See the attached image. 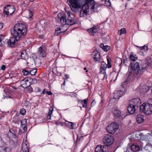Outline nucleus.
Masks as SVG:
<instances>
[{
    "mask_svg": "<svg viewBox=\"0 0 152 152\" xmlns=\"http://www.w3.org/2000/svg\"><path fill=\"white\" fill-rule=\"evenodd\" d=\"M105 3L107 6L108 7L110 6L111 5V2H110V0H105Z\"/></svg>",
    "mask_w": 152,
    "mask_h": 152,
    "instance_id": "nucleus-44",
    "label": "nucleus"
},
{
    "mask_svg": "<svg viewBox=\"0 0 152 152\" xmlns=\"http://www.w3.org/2000/svg\"><path fill=\"white\" fill-rule=\"evenodd\" d=\"M66 12L68 16V18H66V15L64 13H59L58 14L57 17L60 20L61 23L63 24H67L72 26L76 23V22L74 18L75 16L73 13L69 10H66Z\"/></svg>",
    "mask_w": 152,
    "mask_h": 152,
    "instance_id": "nucleus-3",
    "label": "nucleus"
},
{
    "mask_svg": "<svg viewBox=\"0 0 152 152\" xmlns=\"http://www.w3.org/2000/svg\"><path fill=\"white\" fill-rule=\"evenodd\" d=\"M95 152H106V148L104 145H98L95 148Z\"/></svg>",
    "mask_w": 152,
    "mask_h": 152,
    "instance_id": "nucleus-19",
    "label": "nucleus"
},
{
    "mask_svg": "<svg viewBox=\"0 0 152 152\" xmlns=\"http://www.w3.org/2000/svg\"><path fill=\"white\" fill-rule=\"evenodd\" d=\"M21 85L22 86V87L24 88H26L28 87V86H30L32 84V83H31L29 81L28 78H26L21 81Z\"/></svg>",
    "mask_w": 152,
    "mask_h": 152,
    "instance_id": "nucleus-15",
    "label": "nucleus"
},
{
    "mask_svg": "<svg viewBox=\"0 0 152 152\" xmlns=\"http://www.w3.org/2000/svg\"><path fill=\"white\" fill-rule=\"evenodd\" d=\"M104 46V45L103 43L100 44L99 45V47L102 49H103Z\"/></svg>",
    "mask_w": 152,
    "mask_h": 152,
    "instance_id": "nucleus-52",
    "label": "nucleus"
},
{
    "mask_svg": "<svg viewBox=\"0 0 152 152\" xmlns=\"http://www.w3.org/2000/svg\"><path fill=\"white\" fill-rule=\"evenodd\" d=\"M114 138L113 136L110 134H106L103 139V143L106 146L111 145L113 142Z\"/></svg>",
    "mask_w": 152,
    "mask_h": 152,
    "instance_id": "nucleus-8",
    "label": "nucleus"
},
{
    "mask_svg": "<svg viewBox=\"0 0 152 152\" xmlns=\"http://www.w3.org/2000/svg\"><path fill=\"white\" fill-rule=\"evenodd\" d=\"M23 129L24 131H26L27 129V126L26 125L25 126Z\"/></svg>",
    "mask_w": 152,
    "mask_h": 152,
    "instance_id": "nucleus-58",
    "label": "nucleus"
},
{
    "mask_svg": "<svg viewBox=\"0 0 152 152\" xmlns=\"http://www.w3.org/2000/svg\"><path fill=\"white\" fill-rule=\"evenodd\" d=\"M28 78L29 81L31 82H33L34 84L36 83H37V79L34 78H32L30 77H29Z\"/></svg>",
    "mask_w": 152,
    "mask_h": 152,
    "instance_id": "nucleus-43",
    "label": "nucleus"
},
{
    "mask_svg": "<svg viewBox=\"0 0 152 152\" xmlns=\"http://www.w3.org/2000/svg\"><path fill=\"white\" fill-rule=\"evenodd\" d=\"M67 3L72 11L77 13L81 8L82 5L81 4L83 3V1L82 0H68Z\"/></svg>",
    "mask_w": 152,
    "mask_h": 152,
    "instance_id": "nucleus-5",
    "label": "nucleus"
},
{
    "mask_svg": "<svg viewBox=\"0 0 152 152\" xmlns=\"http://www.w3.org/2000/svg\"><path fill=\"white\" fill-rule=\"evenodd\" d=\"M140 110L142 113L143 112L146 115H150L152 113V108L146 103H143L140 107Z\"/></svg>",
    "mask_w": 152,
    "mask_h": 152,
    "instance_id": "nucleus-7",
    "label": "nucleus"
},
{
    "mask_svg": "<svg viewBox=\"0 0 152 152\" xmlns=\"http://www.w3.org/2000/svg\"><path fill=\"white\" fill-rule=\"evenodd\" d=\"M6 41V39L4 35H0V46L4 45Z\"/></svg>",
    "mask_w": 152,
    "mask_h": 152,
    "instance_id": "nucleus-26",
    "label": "nucleus"
},
{
    "mask_svg": "<svg viewBox=\"0 0 152 152\" xmlns=\"http://www.w3.org/2000/svg\"><path fill=\"white\" fill-rule=\"evenodd\" d=\"M138 48H139L140 50H144L145 52H146L148 50V48L147 46L146 45H144L142 47H139L137 46Z\"/></svg>",
    "mask_w": 152,
    "mask_h": 152,
    "instance_id": "nucleus-35",
    "label": "nucleus"
},
{
    "mask_svg": "<svg viewBox=\"0 0 152 152\" xmlns=\"http://www.w3.org/2000/svg\"><path fill=\"white\" fill-rule=\"evenodd\" d=\"M26 110L24 108H22L20 110V114L23 115H24L26 114Z\"/></svg>",
    "mask_w": 152,
    "mask_h": 152,
    "instance_id": "nucleus-42",
    "label": "nucleus"
},
{
    "mask_svg": "<svg viewBox=\"0 0 152 152\" xmlns=\"http://www.w3.org/2000/svg\"><path fill=\"white\" fill-rule=\"evenodd\" d=\"M106 58L107 62V67L108 68H110L112 67L111 64V60L110 59V57L108 56H107Z\"/></svg>",
    "mask_w": 152,
    "mask_h": 152,
    "instance_id": "nucleus-33",
    "label": "nucleus"
},
{
    "mask_svg": "<svg viewBox=\"0 0 152 152\" xmlns=\"http://www.w3.org/2000/svg\"><path fill=\"white\" fill-rule=\"evenodd\" d=\"M126 83V82H123L122 83V87H124V84H125Z\"/></svg>",
    "mask_w": 152,
    "mask_h": 152,
    "instance_id": "nucleus-59",
    "label": "nucleus"
},
{
    "mask_svg": "<svg viewBox=\"0 0 152 152\" xmlns=\"http://www.w3.org/2000/svg\"><path fill=\"white\" fill-rule=\"evenodd\" d=\"M37 72V69H32L29 71V73L32 75H34Z\"/></svg>",
    "mask_w": 152,
    "mask_h": 152,
    "instance_id": "nucleus-36",
    "label": "nucleus"
},
{
    "mask_svg": "<svg viewBox=\"0 0 152 152\" xmlns=\"http://www.w3.org/2000/svg\"><path fill=\"white\" fill-rule=\"evenodd\" d=\"M36 89L37 90V92H39L41 91V89L39 87H37L36 88Z\"/></svg>",
    "mask_w": 152,
    "mask_h": 152,
    "instance_id": "nucleus-55",
    "label": "nucleus"
},
{
    "mask_svg": "<svg viewBox=\"0 0 152 152\" xmlns=\"http://www.w3.org/2000/svg\"><path fill=\"white\" fill-rule=\"evenodd\" d=\"M29 149V144L26 140L23 141L22 144V149L23 152H28Z\"/></svg>",
    "mask_w": 152,
    "mask_h": 152,
    "instance_id": "nucleus-17",
    "label": "nucleus"
},
{
    "mask_svg": "<svg viewBox=\"0 0 152 152\" xmlns=\"http://www.w3.org/2000/svg\"><path fill=\"white\" fill-rule=\"evenodd\" d=\"M83 3H84L82 5V7L79 11L80 17H84L85 15H87L90 8L92 11L96 12L98 8L101 6L100 4L95 3H87L86 2H83Z\"/></svg>",
    "mask_w": 152,
    "mask_h": 152,
    "instance_id": "nucleus-4",
    "label": "nucleus"
},
{
    "mask_svg": "<svg viewBox=\"0 0 152 152\" xmlns=\"http://www.w3.org/2000/svg\"><path fill=\"white\" fill-rule=\"evenodd\" d=\"M67 29L64 31H61V29L60 27H57L55 30V35L57 36L61 33H64L67 30Z\"/></svg>",
    "mask_w": 152,
    "mask_h": 152,
    "instance_id": "nucleus-24",
    "label": "nucleus"
},
{
    "mask_svg": "<svg viewBox=\"0 0 152 152\" xmlns=\"http://www.w3.org/2000/svg\"><path fill=\"white\" fill-rule=\"evenodd\" d=\"M131 149L134 152H136L139 151V146L137 144H133L131 146Z\"/></svg>",
    "mask_w": 152,
    "mask_h": 152,
    "instance_id": "nucleus-23",
    "label": "nucleus"
},
{
    "mask_svg": "<svg viewBox=\"0 0 152 152\" xmlns=\"http://www.w3.org/2000/svg\"><path fill=\"white\" fill-rule=\"evenodd\" d=\"M8 8L7 6H5L4 8V11H3V14L4 15V17H8L10 15L9 14H8Z\"/></svg>",
    "mask_w": 152,
    "mask_h": 152,
    "instance_id": "nucleus-31",
    "label": "nucleus"
},
{
    "mask_svg": "<svg viewBox=\"0 0 152 152\" xmlns=\"http://www.w3.org/2000/svg\"><path fill=\"white\" fill-rule=\"evenodd\" d=\"M12 87L13 89L15 90L17 89V88L15 86H12Z\"/></svg>",
    "mask_w": 152,
    "mask_h": 152,
    "instance_id": "nucleus-61",
    "label": "nucleus"
},
{
    "mask_svg": "<svg viewBox=\"0 0 152 152\" xmlns=\"http://www.w3.org/2000/svg\"><path fill=\"white\" fill-rule=\"evenodd\" d=\"M45 94H46L49 95H53V93L51 91H45Z\"/></svg>",
    "mask_w": 152,
    "mask_h": 152,
    "instance_id": "nucleus-48",
    "label": "nucleus"
},
{
    "mask_svg": "<svg viewBox=\"0 0 152 152\" xmlns=\"http://www.w3.org/2000/svg\"><path fill=\"white\" fill-rule=\"evenodd\" d=\"M65 85V80H64V83L63 84H62L61 85V86L62 87V86H63V85L64 86Z\"/></svg>",
    "mask_w": 152,
    "mask_h": 152,
    "instance_id": "nucleus-62",
    "label": "nucleus"
},
{
    "mask_svg": "<svg viewBox=\"0 0 152 152\" xmlns=\"http://www.w3.org/2000/svg\"><path fill=\"white\" fill-rule=\"evenodd\" d=\"M144 116L140 114H138L137 115V121L138 123H141L144 121Z\"/></svg>",
    "mask_w": 152,
    "mask_h": 152,
    "instance_id": "nucleus-21",
    "label": "nucleus"
},
{
    "mask_svg": "<svg viewBox=\"0 0 152 152\" xmlns=\"http://www.w3.org/2000/svg\"><path fill=\"white\" fill-rule=\"evenodd\" d=\"M44 36L43 35H40L39 36V37L41 38H43L44 37Z\"/></svg>",
    "mask_w": 152,
    "mask_h": 152,
    "instance_id": "nucleus-57",
    "label": "nucleus"
},
{
    "mask_svg": "<svg viewBox=\"0 0 152 152\" xmlns=\"http://www.w3.org/2000/svg\"><path fill=\"white\" fill-rule=\"evenodd\" d=\"M129 58L132 61L134 62L137 59V57L136 55L134 54L133 52H132L129 56Z\"/></svg>",
    "mask_w": 152,
    "mask_h": 152,
    "instance_id": "nucleus-27",
    "label": "nucleus"
},
{
    "mask_svg": "<svg viewBox=\"0 0 152 152\" xmlns=\"http://www.w3.org/2000/svg\"><path fill=\"white\" fill-rule=\"evenodd\" d=\"M22 72L23 73V75L25 76L29 74V71L25 69L23 70Z\"/></svg>",
    "mask_w": 152,
    "mask_h": 152,
    "instance_id": "nucleus-40",
    "label": "nucleus"
},
{
    "mask_svg": "<svg viewBox=\"0 0 152 152\" xmlns=\"http://www.w3.org/2000/svg\"><path fill=\"white\" fill-rule=\"evenodd\" d=\"M114 117L123 120L126 116L125 113L121 112L117 108H114L113 111Z\"/></svg>",
    "mask_w": 152,
    "mask_h": 152,
    "instance_id": "nucleus-9",
    "label": "nucleus"
},
{
    "mask_svg": "<svg viewBox=\"0 0 152 152\" xmlns=\"http://www.w3.org/2000/svg\"><path fill=\"white\" fill-rule=\"evenodd\" d=\"M139 135L140 136V137L138 138L139 139L143 140L145 138V136L142 133H140L139 134Z\"/></svg>",
    "mask_w": 152,
    "mask_h": 152,
    "instance_id": "nucleus-45",
    "label": "nucleus"
},
{
    "mask_svg": "<svg viewBox=\"0 0 152 152\" xmlns=\"http://www.w3.org/2000/svg\"><path fill=\"white\" fill-rule=\"evenodd\" d=\"M47 53V49L45 45H42L38 49L37 54L40 57H45Z\"/></svg>",
    "mask_w": 152,
    "mask_h": 152,
    "instance_id": "nucleus-10",
    "label": "nucleus"
},
{
    "mask_svg": "<svg viewBox=\"0 0 152 152\" xmlns=\"http://www.w3.org/2000/svg\"><path fill=\"white\" fill-rule=\"evenodd\" d=\"M107 67V64L104 61H102L101 62V69H100V71L102 70V71H105Z\"/></svg>",
    "mask_w": 152,
    "mask_h": 152,
    "instance_id": "nucleus-28",
    "label": "nucleus"
},
{
    "mask_svg": "<svg viewBox=\"0 0 152 152\" xmlns=\"http://www.w3.org/2000/svg\"><path fill=\"white\" fill-rule=\"evenodd\" d=\"M20 57L22 59L26 61L28 59V56L26 50H23L21 52Z\"/></svg>",
    "mask_w": 152,
    "mask_h": 152,
    "instance_id": "nucleus-20",
    "label": "nucleus"
},
{
    "mask_svg": "<svg viewBox=\"0 0 152 152\" xmlns=\"http://www.w3.org/2000/svg\"><path fill=\"white\" fill-rule=\"evenodd\" d=\"M83 2H86V3H88V2L90 3H95V1L94 0H82Z\"/></svg>",
    "mask_w": 152,
    "mask_h": 152,
    "instance_id": "nucleus-46",
    "label": "nucleus"
},
{
    "mask_svg": "<svg viewBox=\"0 0 152 152\" xmlns=\"http://www.w3.org/2000/svg\"><path fill=\"white\" fill-rule=\"evenodd\" d=\"M144 149L148 152H151L152 149V144L150 143H148L146 144L144 148Z\"/></svg>",
    "mask_w": 152,
    "mask_h": 152,
    "instance_id": "nucleus-25",
    "label": "nucleus"
},
{
    "mask_svg": "<svg viewBox=\"0 0 152 152\" xmlns=\"http://www.w3.org/2000/svg\"><path fill=\"white\" fill-rule=\"evenodd\" d=\"M45 89H44L43 90V91L42 92V94H45Z\"/></svg>",
    "mask_w": 152,
    "mask_h": 152,
    "instance_id": "nucleus-60",
    "label": "nucleus"
},
{
    "mask_svg": "<svg viewBox=\"0 0 152 152\" xmlns=\"http://www.w3.org/2000/svg\"><path fill=\"white\" fill-rule=\"evenodd\" d=\"M65 126L71 129H75V125L74 123L66 121L64 122Z\"/></svg>",
    "mask_w": 152,
    "mask_h": 152,
    "instance_id": "nucleus-18",
    "label": "nucleus"
},
{
    "mask_svg": "<svg viewBox=\"0 0 152 152\" xmlns=\"http://www.w3.org/2000/svg\"><path fill=\"white\" fill-rule=\"evenodd\" d=\"M6 68V66L5 65H3L2 66L1 68V69L4 70Z\"/></svg>",
    "mask_w": 152,
    "mask_h": 152,
    "instance_id": "nucleus-50",
    "label": "nucleus"
},
{
    "mask_svg": "<svg viewBox=\"0 0 152 152\" xmlns=\"http://www.w3.org/2000/svg\"><path fill=\"white\" fill-rule=\"evenodd\" d=\"M116 124L111 123L109 124L107 127V131L110 134H113L118 129V126L116 125Z\"/></svg>",
    "mask_w": 152,
    "mask_h": 152,
    "instance_id": "nucleus-11",
    "label": "nucleus"
},
{
    "mask_svg": "<svg viewBox=\"0 0 152 152\" xmlns=\"http://www.w3.org/2000/svg\"><path fill=\"white\" fill-rule=\"evenodd\" d=\"M100 73L102 75H103V77L102 78L103 80L106 79L107 78V75L105 72L104 71H102V70L100 71Z\"/></svg>",
    "mask_w": 152,
    "mask_h": 152,
    "instance_id": "nucleus-37",
    "label": "nucleus"
},
{
    "mask_svg": "<svg viewBox=\"0 0 152 152\" xmlns=\"http://www.w3.org/2000/svg\"><path fill=\"white\" fill-rule=\"evenodd\" d=\"M28 11L29 13V17L30 18H32V17L33 16V12L30 10H29Z\"/></svg>",
    "mask_w": 152,
    "mask_h": 152,
    "instance_id": "nucleus-47",
    "label": "nucleus"
},
{
    "mask_svg": "<svg viewBox=\"0 0 152 152\" xmlns=\"http://www.w3.org/2000/svg\"><path fill=\"white\" fill-rule=\"evenodd\" d=\"M91 55L95 61L99 62L100 56V54L98 51L95 50L92 53Z\"/></svg>",
    "mask_w": 152,
    "mask_h": 152,
    "instance_id": "nucleus-13",
    "label": "nucleus"
},
{
    "mask_svg": "<svg viewBox=\"0 0 152 152\" xmlns=\"http://www.w3.org/2000/svg\"><path fill=\"white\" fill-rule=\"evenodd\" d=\"M119 32L120 33V35H121L122 34L126 33V30L125 28H123L121 29Z\"/></svg>",
    "mask_w": 152,
    "mask_h": 152,
    "instance_id": "nucleus-39",
    "label": "nucleus"
},
{
    "mask_svg": "<svg viewBox=\"0 0 152 152\" xmlns=\"http://www.w3.org/2000/svg\"><path fill=\"white\" fill-rule=\"evenodd\" d=\"M21 40L20 39H17V37H11L7 41L8 45L9 47L12 48L15 46L19 41Z\"/></svg>",
    "mask_w": 152,
    "mask_h": 152,
    "instance_id": "nucleus-12",
    "label": "nucleus"
},
{
    "mask_svg": "<svg viewBox=\"0 0 152 152\" xmlns=\"http://www.w3.org/2000/svg\"><path fill=\"white\" fill-rule=\"evenodd\" d=\"M12 134V138H15L16 135L15 134L13 133H12L11 134Z\"/></svg>",
    "mask_w": 152,
    "mask_h": 152,
    "instance_id": "nucleus-51",
    "label": "nucleus"
},
{
    "mask_svg": "<svg viewBox=\"0 0 152 152\" xmlns=\"http://www.w3.org/2000/svg\"><path fill=\"white\" fill-rule=\"evenodd\" d=\"M122 59L118 57H116L115 58V62L119 66H121L122 63Z\"/></svg>",
    "mask_w": 152,
    "mask_h": 152,
    "instance_id": "nucleus-29",
    "label": "nucleus"
},
{
    "mask_svg": "<svg viewBox=\"0 0 152 152\" xmlns=\"http://www.w3.org/2000/svg\"><path fill=\"white\" fill-rule=\"evenodd\" d=\"M125 59H124L122 61V62H123V63H124L125 62Z\"/></svg>",
    "mask_w": 152,
    "mask_h": 152,
    "instance_id": "nucleus-63",
    "label": "nucleus"
},
{
    "mask_svg": "<svg viewBox=\"0 0 152 152\" xmlns=\"http://www.w3.org/2000/svg\"><path fill=\"white\" fill-rule=\"evenodd\" d=\"M99 28L97 26H94L93 27L87 30L89 34L91 36H94L96 33H99Z\"/></svg>",
    "mask_w": 152,
    "mask_h": 152,
    "instance_id": "nucleus-14",
    "label": "nucleus"
},
{
    "mask_svg": "<svg viewBox=\"0 0 152 152\" xmlns=\"http://www.w3.org/2000/svg\"><path fill=\"white\" fill-rule=\"evenodd\" d=\"M132 101L133 104H130L128 106L127 110L129 113L132 114L135 112V107H139L141 103V101L139 98L133 99H132Z\"/></svg>",
    "mask_w": 152,
    "mask_h": 152,
    "instance_id": "nucleus-6",
    "label": "nucleus"
},
{
    "mask_svg": "<svg viewBox=\"0 0 152 152\" xmlns=\"http://www.w3.org/2000/svg\"><path fill=\"white\" fill-rule=\"evenodd\" d=\"M64 77H65L64 78V79H68L69 77V75H65Z\"/></svg>",
    "mask_w": 152,
    "mask_h": 152,
    "instance_id": "nucleus-53",
    "label": "nucleus"
},
{
    "mask_svg": "<svg viewBox=\"0 0 152 152\" xmlns=\"http://www.w3.org/2000/svg\"><path fill=\"white\" fill-rule=\"evenodd\" d=\"M88 99H86L81 101L83 107L86 108L88 103Z\"/></svg>",
    "mask_w": 152,
    "mask_h": 152,
    "instance_id": "nucleus-32",
    "label": "nucleus"
},
{
    "mask_svg": "<svg viewBox=\"0 0 152 152\" xmlns=\"http://www.w3.org/2000/svg\"><path fill=\"white\" fill-rule=\"evenodd\" d=\"M9 132H10L11 134H12V132H11V131L10 129L9 130Z\"/></svg>",
    "mask_w": 152,
    "mask_h": 152,
    "instance_id": "nucleus-64",
    "label": "nucleus"
},
{
    "mask_svg": "<svg viewBox=\"0 0 152 152\" xmlns=\"http://www.w3.org/2000/svg\"><path fill=\"white\" fill-rule=\"evenodd\" d=\"M110 48L109 46L108 45H106L104 46L103 50L104 51L107 52L110 50Z\"/></svg>",
    "mask_w": 152,
    "mask_h": 152,
    "instance_id": "nucleus-41",
    "label": "nucleus"
},
{
    "mask_svg": "<svg viewBox=\"0 0 152 152\" xmlns=\"http://www.w3.org/2000/svg\"><path fill=\"white\" fill-rule=\"evenodd\" d=\"M12 151V148L8 147L4 148L0 151V152H10Z\"/></svg>",
    "mask_w": 152,
    "mask_h": 152,
    "instance_id": "nucleus-30",
    "label": "nucleus"
},
{
    "mask_svg": "<svg viewBox=\"0 0 152 152\" xmlns=\"http://www.w3.org/2000/svg\"><path fill=\"white\" fill-rule=\"evenodd\" d=\"M27 30L25 25L23 24L17 23L14 25L13 28L11 29L10 31L14 37L22 40L25 38Z\"/></svg>",
    "mask_w": 152,
    "mask_h": 152,
    "instance_id": "nucleus-2",
    "label": "nucleus"
},
{
    "mask_svg": "<svg viewBox=\"0 0 152 152\" xmlns=\"http://www.w3.org/2000/svg\"><path fill=\"white\" fill-rule=\"evenodd\" d=\"M124 91H116L114 92L113 98L115 99H119L124 95Z\"/></svg>",
    "mask_w": 152,
    "mask_h": 152,
    "instance_id": "nucleus-16",
    "label": "nucleus"
},
{
    "mask_svg": "<svg viewBox=\"0 0 152 152\" xmlns=\"http://www.w3.org/2000/svg\"><path fill=\"white\" fill-rule=\"evenodd\" d=\"M26 88L27 91L28 92L31 93L33 91V89L31 87L28 86V87Z\"/></svg>",
    "mask_w": 152,
    "mask_h": 152,
    "instance_id": "nucleus-38",
    "label": "nucleus"
},
{
    "mask_svg": "<svg viewBox=\"0 0 152 152\" xmlns=\"http://www.w3.org/2000/svg\"><path fill=\"white\" fill-rule=\"evenodd\" d=\"M56 124L58 125H61L62 126H63V124L61 122L57 123Z\"/></svg>",
    "mask_w": 152,
    "mask_h": 152,
    "instance_id": "nucleus-56",
    "label": "nucleus"
},
{
    "mask_svg": "<svg viewBox=\"0 0 152 152\" xmlns=\"http://www.w3.org/2000/svg\"><path fill=\"white\" fill-rule=\"evenodd\" d=\"M7 7L8 8V12L10 15H11L12 14L14 13L15 9V8L13 6H11L10 5H7Z\"/></svg>",
    "mask_w": 152,
    "mask_h": 152,
    "instance_id": "nucleus-22",
    "label": "nucleus"
},
{
    "mask_svg": "<svg viewBox=\"0 0 152 152\" xmlns=\"http://www.w3.org/2000/svg\"><path fill=\"white\" fill-rule=\"evenodd\" d=\"M96 102L95 100H93L91 102V107H93L96 104Z\"/></svg>",
    "mask_w": 152,
    "mask_h": 152,
    "instance_id": "nucleus-49",
    "label": "nucleus"
},
{
    "mask_svg": "<svg viewBox=\"0 0 152 152\" xmlns=\"http://www.w3.org/2000/svg\"><path fill=\"white\" fill-rule=\"evenodd\" d=\"M3 26V23H0V30L1 29Z\"/></svg>",
    "mask_w": 152,
    "mask_h": 152,
    "instance_id": "nucleus-54",
    "label": "nucleus"
},
{
    "mask_svg": "<svg viewBox=\"0 0 152 152\" xmlns=\"http://www.w3.org/2000/svg\"><path fill=\"white\" fill-rule=\"evenodd\" d=\"M53 110V108L52 107H51L50 108V109L49 110L48 114L47 116V118L48 119H50L51 118V115L52 114Z\"/></svg>",
    "mask_w": 152,
    "mask_h": 152,
    "instance_id": "nucleus-34",
    "label": "nucleus"
},
{
    "mask_svg": "<svg viewBox=\"0 0 152 152\" xmlns=\"http://www.w3.org/2000/svg\"><path fill=\"white\" fill-rule=\"evenodd\" d=\"M146 67H140V64L137 62H131L128 67V70L126 73L127 80L132 77V75L137 78H140L141 75L146 70Z\"/></svg>",
    "mask_w": 152,
    "mask_h": 152,
    "instance_id": "nucleus-1",
    "label": "nucleus"
}]
</instances>
